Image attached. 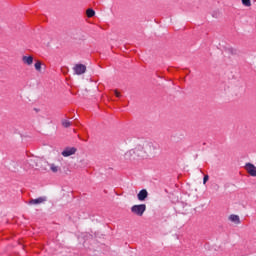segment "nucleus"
Wrapping results in <instances>:
<instances>
[{
	"mask_svg": "<svg viewBox=\"0 0 256 256\" xmlns=\"http://www.w3.org/2000/svg\"><path fill=\"white\" fill-rule=\"evenodd\" d=\"M242 5L244 7H251V0H242Z\"/></svg>",
	"mask_w": 256,
	"mask_h": 256,
	"instance_id": "dca6fc26",
	"label": "nucleus"
},
{
	"mask_svg": "<svg viewBox=\"0 0 256 256\" xmlns=\"http://www.w3.org/2000/svg\"><path fill=\"white\" fill-rule=\"evenodd\" d=\"M114 95L118 98L121 97V93H119L117 90L114 91Z\"/></svg>",
	"mask_w": 256,
	"mask_h": 256,
	"instance_id": "a211bd4d",
	"label": "nucleus"
},
{
	"mask_svg": "<svg viewBox=\"0 0 256 256\" xmlns=\"http://www.w3.org/2000/svg\"><path fill=\"white\" fill-rule=\"evenodd\" d=\"M209 181V175H205L203 178V184L207 183Z\"/></svg>",
	"mask_w": 256,
	"mask_h": 256,
	"instance_id": "f3484780",
	"label": "nucleus"
},
{
	"mask_svg": "<svg viewBox=\"0 0 256 256\" xmlns=\"http://www.w3.org/2000/svg\"><path fill=\"white\" fill-rule=\"evenodd\" d=\"M139 157L142 159L145 157V151L141 145L137 146L135 149L127 151L124 154V159L126 161H135V159H139Z\"/></svg>",
	"mask_w": 256,
	"mask_h": 256,
	"instance_id": "f03ea898",
	"label": "nucleus"
},
{
	"mask_svg": "<svg viewBox=\"0 0 256 256\" xmlns=\"http://www.w3.org/2000/svg\"><path fill=\"white\" fill-rule=\"evenodd\" d=\"M75 153H77V148L67 147L62 151L61 155L62 157H71V155H75Z\"/></svg>",
	"mask_w": 256,
	"mask_h": 256,
	"instance_id": "39448f33",
	"label": "nucleus"
},
{
	"mask_svg": "<svg viewBox=\"0 0 256 256\" xmlns=\"http://www.w3.org/2000/svg\"><path fill=\"white\" fill-rule=\"evenodd\" d=\"M62 125H63V127H65V128L71 127V121H69V120H63V121H62Z\"/></svg>",
	"mask_w": 256,
	"mask_h": 256,
	"instance_id": "2eb2a0df",
	"label": "nucleus"
},
{
	"mask_svg": "<svg viewBox=\"0 0 256 256\" xmlns=\"http://www.w3.org/2000/svg\"><path fill=\"white\" fill-rule=\"evenodd\" d=\"M73 71H74L75 75H83V73H85V71H87V66H85L83 64H76L73 67Z\"/></svg>",
	"mask_w": 256,
	"mask_h": 256,
	"instance_id": "20e7f679",
	"label": "nucleus"
},
{
	"mask_svg": "<svg viewBox=\"0 0 256 256\" xmlns=\"http://www.w3.org/2000/svg\"><path fill=\"white\" fill-rule=\"evenodd\" d=\"M147 197H149V192H147L146 189L140 190L139 193L137 194L138 201H145Z\"/></svg>",
	"mask_w": 256,
	"mask_h": 256,
	"instance_id": "9d476101",
	"label": "nucleus"
},
{
	"mask_svg": "<svg viewBox=\"0 0 256 256\" xmlns=\"http://www.w3.org/2000/svg\"><path fill=\"white\" fill-rule=\"evenodd\" d=\"M145 211H147V205L145 204L133 205L131 207V213L137 215L138 217H143Z\"/></svg>",
	"mask_w": 256,
	"mask_h": 256,
	"instance_id": "7ed1b4c3",
	"label": "nucleus"
},
{
	"mask_svg": "<svg viewBox=\"0 0 256 256\" xmlns=\"http://www.w3.org/2000/svg\"><path fill=\"white\" fill-rule=\"evenodd\" d=\"M22 61L25 65H33V56H23Z\"/></svg>",
	"mask_w": 256,
	"mask_h": 256,
	"instance_id": "9b49d317",
	"label": "nucleus"
},
{
	"mask_svg": "<svg viewBox=\"0 0 256 256\" xmlns=\"http://www.w3.org/2000/svg\"><path fill=\"white\" fill-rule=\"evenodd\" d=\"M42 63L41 61H36V63L34 64V67L36 69V71H38L39 73H41V67H42Z\"/></svg>",
	"mask_w": 256,
	"mask_h": 256,
	"instance_id": "ddd939ff",
	"label": "nucleus"
},
{
	"mask_svg": "<svg viewBox=\"0 0 256 256\" xmlns=\"http://www.w3.org/2000/svg\"><path fill=\"white\" fill-rule=\"evenodd\" d=\"M81 163H83L84 167L88 165L87 161L81 160Z\"/></svg>",
	"mask_w": 256,
	"mask_h": 256,
	"instance_id": "6ab92c4d",
	"label": "nucleus"
},
{
	"mask_svg": "<svg viewBox=\"0 0 256 256\" xmlns=\"http://www.w3.org/2000/svg\"><path fill=\"white\" fill-rule=\"evenodd\" d=\"M45 201H47V197L46 196H41L38 197L36 199H31L28 204L30 205H41L42 203H45Z\"/></svg>",
	"mask_w": 256,
	"mask_h": 256,
	"instance_id": "423d86ee",
	"label": "nucleus"
},
{
	"mask_svg": "<svg viewBox=\"0 0 256 256\" xmlns=\"http://www.w3.org/2000/svg\"><path fill=\"white\" fill-rule=\"evenodd\" d=\"M43 165H47V162L38 157H31L22 167L24 171H29V169H40V171H47V167Z\"/></svg>",
	"mask_w": 256,
	"mask_h": 256,
	"instance_id": "f257e3e1",
	"label": "nucleus"
},
{
	"mask_svg": "<svg viewBox=\"0 0 256 256\" xmlns=\"http://www.w3.org/2000/svg\"><path fill=\"white\" fill-rule=\"evenodd\" d=\"M9 171H17V164L15 161H11L10 165L7 166Z\"/></svg>",
	"mask_w": 256,
	"mask_h": 256,
	"instance_id": "f8f14e48",
	"label": "nucleus"
},
{
	"mask_svg": "<svg viewBox=\"0 0 256 256\" xmlns=\"http://www.w3.org/2000/svg\"><path fill=\"white\" fill-rule=\"evenodd\" d=\"M228 221H230L231 223H234V225H241V218L237 214H231L228 217Z\"/></svg>",
	"mask_w": 256,
	"mask_h": 256,
	"instance_id": "1a4fd4ad",
	"label": "nucleus"
},
{
	"mask_svg": "<svg viewBox=\"0 0 256 256\" xmlns=\"http://www.w3.org/2000/svg\"><path fill=\"white\" fill-rule=\"evenodd\" d=\"M245 169L247 171V173H249V175H251V177H256V166L251 164V163H247L245 166Z\"/></svg>",
	"mask_w": 256,
	"mask_h": 256,
	"instance_id": "0eeeda50",
	"label": "nucleus"
},
{
	"mask_svg": "<svg viewBox=\"0 0 256 256\" xmlns=\"http://www.w3.org/2000/svg\"><path fill=\"white\" fill-rule=\"evenodd\" d=\"M86 15H87V17H95V10H93V9H88V10L86 11Z\"/></svg>",
	"mask_w": 256,
	"mask_h": 256,
	"instance_id": "4468645a",
	"label": "nucleus"
},
{
	"mask_svg": "<svg viewBox=\"0 0 256 256\" xmlns=\"http://www.w3.org/2000/svg\"><path fill=\"white\" fill-rule=\"evenodd\" d=\"M44 165H48V167H49V169H50V171L52 172V173H61V166H59V165H57V164H55V163H48V162H46V164H44Z\"/></svg>",
	"mask_w": 256,
	"mask_h": 256,
	"instance_id": "6e6552de",
	"label": "nucleus"
}]
</instances>
